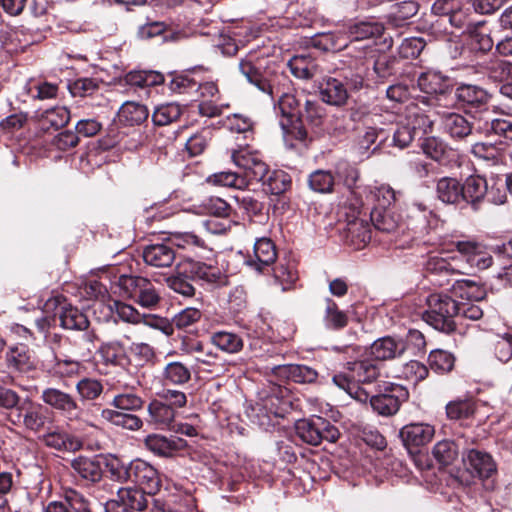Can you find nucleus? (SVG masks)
<instances>
[{
	"label": "nucleus",
	"mask_w": 512,
	"mask_h": 512,
	"mask_svg": "<svg viewBox=\"0 0 512 512\" xmlns=\"http://www.w3.org/2000/svg\"><path fill=\"white\" fill-rule=\"evenodd\" d=\"M349 371V375L342 373L334 375L333 383L356 400L367 402L369 395L359 386V383H371L376 380L379 375L378 366L369 360H362L349 363Z\"/></svg>",
	"instance_id": "1"
},
{
	"label": "nucleus",
	"mask_w": 512,
	"mask_h": 512,
	"mask_svg": "<svg viewBox=\"0 0 512 512\" xmlns=\"http://www.w3.org/2000/svg\"><path fill=\"white\" fill-rule=\"evenodd\" d=\"M426 302L428 309L423 314L425 322L441 332H453L459 304L448 295L436 293L429 295Z\"/></svg>",
	"instance_id": "2"
},
{
	"label": "nucleus",
	"mask_w": 512,
	"mask_h": 512,
	"mask_svg": "<svg viewBox=\"0 0 512 512\" xmlns=\"http://www.w3.org/2000/svg\"><path fill=\"white\" fill-rule=\"evenodd\" d=\"M274 63L265 58H255L253 55L242 59L239 63L241 73L249 83L261 92L272 95L273 83L277 76Z\"/></svg>",
	"instance_id": "3"
},
{
	"label": "nucleus",
	"mask_w": 512,
	"mask_h": 512,
	"mask_svg": "<svg viewBox=\"0 0 512 512\" xmlns=\"http://www.w3.org/2000/svg\"><path fill=\"white\" fill-rule=\"evenodd\" d=\"M296 433L304 442L314 446L322 441L334 443L340 436L336 426L319 416L299 420L296 423Z\"/></svg>",
	"instance_id": "4"
},
{
	"label": "nucleus",
	"mask_w": 512,
	"mask_h": 512,
	"mask_svg": "<svg viewBox=\"0 0 512 512\" xmlns=\"http://www.w3.org/2000/svg\"><path fill=\"white\" fill-rule=\"evenodd\" d=\"M152 501L144 490L136 487L119 488L114 499L105 504V512H135L149 509Z\"/></svg>",
	"instance_id": "5"
},
{
	"label": "nucleus",
	"mask_w": 512,
	"mask_h": 512,
	"mask_svg": "<svg viewBox=\"0 0 512 512\" xmlns=\"http://www.w3.org/2000/svg\"><path fill=\"white\" fill-rule=\"evenodd\" d=\"M47 413V408L42 404L26 398L10 413V420L13 424L23 426L27 430L39 432L47 422Z\"/></svg>",
	"instance_id": "6"
},
{
	"label": "nucleus",
	"mask_w": 512,
	"mask_h": 512,
	"mask_svg": "<svg viewBox=\"0 0 512 512\" xmlns=\"http://www.w3.org/2000/svg\"><path fill=\"white\" fill-rule=\"evenodd\" d=\"M231 159L234 164L243 170L242 176L247 177L248 184L252 181L263 180L268 173V166L259 153L249 145L233 149Z\"/></svg>",
	"instance_id": "7"
},
{
	"label": "nucleus",
	"mask_w": 512,
	"mask_h": 512,
	"mask_svg": "<svg viewBox=\"0 0 512 512\" xmlns=\"http://www.w3.org/2000/svg\"><path fill=\"white\" fill-rule=\"evenodd\" d=\"M132 470L134 481L140 485V489L144 490L152 501V512H159L160 505L157 498L160 490V474L158 470L143 460L132 462Z\"/></svg>",
	"instance_id": "8"
},
{
	"label": "nucleus",
	"mask_w": 512,
	"mask_h": 512,
	"mask_svg": "<svg viewBox=\"0 0 512 512\" xmlns=\"http://www.w3.org/2000/svg\"><path fill=\"white\" fill-rule=\"evenodd\" d=\"M456 248L459 253L457 256L464 263V272L460 274H469L470 270H484L492 265L493 259L485 247L473 241H458Z\"/></svg>",
	"instance_id": "9"
},
{
	"label": "nucleus",
	"mask_w": 512,
	"mask_h": 512,
	"mask_svg": "<svg viewBox=\"0 0 512 512\" xmlns=\"http://www.w3.org/2000/svg\"><path fill=\"white\" fill-rule=\"evenodd\" d=\"M173 246L185 248L195 246L203 248L204 240L193 233H169L162 231V267L171 266L175 259Z\"/></svg>",
	"instance_id": "10"
},
{
	"label": "nucleus",
	"mask_w": 512,
	"mask_h": 512,
	"mask_svg": "<svg viewBox=\"0 0 512 512\" xmlns=\"http://www.w3.org/2000/svg\"><path fill=\"white\" fill-rule=\"evenodd\" d=\"M439 114L444 131L454 139H463L473 131L479 132L476 128L484 122V118L471 122L467 117L456 112L443 111Z\"/></svg>",
	"instance_id": "11"
},
{
	"label": "nucleus",
	"mask_w": 512,
	"mask_h": 512,
	"mask_svg": "<svg viewBox=\"0 0 512 512\" xmlns=\"http://www.w3.org/2000/svg\"><path fill=\"white\" fill-rule=\"evenodd\" d=\"M41 400L49 407L61 412L68 419L78 417L79 406L72 395L57 388H45Z\"/></svg>",
	"instance_id": "12"
},
{
	"label": "nucleus",
	"mask_w": 512,
	"mask_h": 512,
	"mask_svg": "<svg viewBox=\"0 0 512 512\" xmlns=\"http://www.w3.org/2000/svg\"><path fill=\"white\" fill-rule=\"evenodd\" d=\"M435 435V428L428 423H410L400 429L399 436L407 448L428 444Z\"/></svg>",
	"instance_id": "13"
},
{
	"label": "nucleus",
	"mask_w": 512,
	"mask_h": 512,
	"mask_svg": "<svg viewBox=\"0 0 512 512\" xmlns=\"http://www.w3.org/2000/svg\"><path fill=\"white\" fill-rule=\"evenodd\" d=\"M277 252L274 243L268 238H260L254 244V254L245 260V264L257 272L274 263Z\"/></svg>",
	"instance_id": "14"
},
{
	"label": "nucleus",
	"mask_w": 512,
	"mask_h": 512,
	"mask_svg": "<svg viewBox=\"0 0 512 512\" xmlns=\"http://www.w3.org/2000/svg\"><path fill=\"white\" fill-rule=\"evenodd\" d=\"M455 95L463 105L479 109L484 113L482 118L490 117L485 108L490 96L483 88L471 84H462L456 89Z\"/></svg>",
	"instance_id": "15"
},
{
	"label": "nucleus",
	"mask_w": 512,
	"mask_h": 512,
	"mask_svg": "<svg viewBox=\"0 0 512 512\" xmlns=\"http://www.w3.org/2000/svg\"><path fill=\"white\" fill-rule=\"evenodd\" d=\"M320 96L323 102L341 107L349 98L348 89L342 80L326 77L320 84Z\"/></svg>",
	"instance_id": "16"
},
{
	"label": "nucleus",
	"mask_w": 512,
	"mask_h": 512,
	"mask_svg": "<svg viewBox=\"0 0 512 512\" xmlns=\"http://www.w3.org/2000/svg\"><path fill=\"white\" fill-rule=\"evenodd\" d=\"M406 351V344L402 338L390 336L375 340L370 347V354L377 360H389L400 357Z\"/></svg>",
	"instance_id": "17"
},
{
	"label": "nucleus",
	"mask_w": 512,
	"mask_h": 512,
	"mask_svg": "<svg viewBox=\"0 0 512 512\" xmlns=\"http://www.w3.org/2000/svg\"><path fill=\"white\" fill-rule=\"evenodd\" d=\"M397 392H402L398 386H390L385 393L373 395L368 398L372 409L381 416H392L400 408V400Z\"/></svg>",
	"instance_id": "18"
},
{
	"label": "nucleus",
	"mask_w": 512,
	"mask_h": 512,
	"mask_svg": "<svg viewBox=\"0 0 512 512\" xmlns=\"http://www.w3.org/2000/svg\"><path fill=\"white\" fill-rule=\"evenodd\" d=\"M462 201L470 204L474 210L479 209L487 192V180L480 175H471L461 184Z\"/></svg>",
	"instance_id": "19"
},
{
	"label": "nucleus",
	"mask_w": 512,
	"mask_h": 512,
	"mask_svg": "<svg viewBox=\"0 0 512 512\" xmlns=\"http://www.w3.org/2000/svg\"><path fill=\"white\" fill-rule=\"evenodd\" d=\"M468 468L479 478H489L496 472V464L490 454L477 449L467 452L464 459Z\"/></svg>",
	"instance_id": "20"
},
{
	"label": "nucleus",
	"mask_w": 512,
	"mask_h": 512,
	"mask_svg": "<svg viewBox=\"0 0 512 512\" xmlns=\"http://www.w3.org/2000/svg\"><path fill=\"white\" fill-rule=\"evenodd\" d=\"M291 73L299 79L309 80L323 72L319 62L310 55H296L288 62Z\"/></svg>",
	"instance_id": "21"
},
{
	"label": "nucleus",
	"mask_w": 512,
	"mask_h": 512,
	"mask_svg": "<svg viewBox=\"0 0 512 512\" xmlns=\"http://www.w3.org/2000/svg\"><path fill=\"white\" fill-rule=\"evenodd\" d=\"M339 174L344 178V183L353 196V199H351L353 211L359 213L360 209L365 205L363 195L367 193L368 186L357 185L360 173L355 167L346 165L344 171L339 172Z\"/></svg>",
	"instance_id": "22"
},
{
	"label": "nucleus",
	"mask_w": 512,
	"mask_h": 512,
	"mask_svg": "<svg viewBox=\"0 0 512 512\" xmlns=\"http://www.w3.org/2000/svg\"><path fill=\"white\" fill-rule=\"evenodd\" d=\"M370 216L375 229L384 233H395L404 225L401 217L392 208H373Z\"/></svg>",
	"instance_id": "23"
},
{
	"label": "nucleus",
	"mask_w": 512,
	"mask_h": 512,
	"mask_svg": "<svg viewBox=\"0 0 512 512\" xmlns=\"http://www.w3.org/2000/svg\"><path fill=\"white\" fill-rule=\"evenodd\" d=\"M417 85L426 94H443L449 88V80L440 72L429 70L418 76Z\"/></svg>",
	"instance_id": "24"
},
{
	"label": "nucleus",
	"mask_w": 512,
	"mask_h": 512,
	"mask_svg": "<svg viewBox=\"0 0 512 512\" xmlns=\"http://www.w3.org/2000/svg\"><path fill=\"white\" fill-rule=\"evenodd\" d=\"M383 26L377 22L361 21L350 24L346 30L349 43H362L383 33Z\"/></svg>",
	"instance_id": "25"
},
{
	"label": "nucleus",
	"mask_w": 512,
	"mask_h": 512,
	"mask_svg": "<svg viewBox=\"0 0 512 512\" xmlns=\"http://www.w3.org/2000/svg\"><path fill=\"white\" fill-rule=\"evenodd\" d=\"M420 147L427 157L443 165L449 162L451 154H453V151L448 148L447 144L435 136L424 138L421 141Z\"/></svg>",
	"instance_id": "26"
},
{
	"label": "nucleus",
	"mask_w": 512,
	"mask_h": 512,
	"mask_svg": "<svg viewBox=\"0 0 512 512\" xmlns=\"http://www.w3.org/2000/svg\"><path fill=\"white\" fill-rule=\"evenodd\" d=\"M303 94L284 93L278 101V110L288 123L299 121L302 112V100H305Z\"/></svg>",
	"instance_id": "27"
},
{
	"label": "nucleus",
	"mask_w": 512,
	"mask_h": 512,
	"mask_svg": "<svg viewBox=\"0 0 512 512\" xmlns=\"http://www.w3.org/2000/svg\"><path fill=\"white\" fill-rule=\"evenodd\" d=\"M148 117V110L137 102L127 101L122 104L117 113L119 123L134 126L141 124Z\"/></svg>",
	"instance_id": "28"
},
{
	"label": "nucleus",
	"mask_w": 512,
	"mask_h": 512,
	"mask_svg": "<svg viewBox=\"0 0 512 512\" xmlns=\"http://www.w3.org/2000/svg\"><path fill=\"white\" fill-rule=\"evenodd\" d=\"M426 270L432 273L460 274L464 272L461 258L453 256L450 259L440 256H430L425 264Z\"/></svg>",
	"instance_id": "29"
},
{
	"label": "nucleus",
	"mask_w": 512,
	"mask_h": 512,
	"mask_svg": "<svg viewBox=\"0 0 512 512\" xmlns=\"http://www.w3.org/2000/svg\"><path fill=\"white\" fill-rule=\"evenodd\" d=\"M366 203H375L373 208L389 209L396 201V192L389 185H379L368 187L367 193H364Z\"/></svg>",
	"instance_id": "30"
},
{
	"label": "nucleus",
	"mask_w": 512,
	"mask_h": 512,
	"mask_svg": "<svg viewBox=\"0 0 512 512\" xmlns=\"http://www.w3.org/2000/svg\"><path fill=\"white\" fill-rule=\"evenodd\" d=\"M437 197L447 204H457L462 201L461 184L451 177H443L436 185Z\"/></svg>",
	"instance_id": "31"
},
{
	"label": "nucleus",
	"mask_w": 512,
	"mask_h": 512,
	"mask_svg": "<svg viewBox=\"0 0 512 512\" xmlns=\"http://www.w3.org/2000/svg\"><path fill=\"white\" fill-rule=\"evenodd\" d=\"M186 271V265H178L176 272L167 276L165 281L167 286L175 293L183 297H192L195 294V288L185 274Z\"/></svg>",
	"instance_id": "32"
},
{
	"label": "nucleus",
	"mask_w": 512,
	"mask_h": 512,
	"mask_svg": "<svg viewBox=\"0 0 512 512\" xmlns=\"http://www.w3.org/2000/svg\"><path fill=\"white\" fill-rule=\"evenodd\" d=\"M201 316L202 313L199 309L188 307L176 314L172 319V323L162 318V333L172 335L174 325L180 329L186 328L199 321Z\"/></svg>",
	"instance_id": "33"
},
{
	"label": "nucleus",
	"mask_w": 512,
	"mask_h": 512,
	"mask_svg": "<svg viewBox=\"0 0 512 512\" xmlns=\"http://www.w3.org/2000/svg\"><path fill=\"white\" fill-rule=\"evenodd\" d=\"M44 443L56 450L76 451L82 447L81 440L65 432L54 431L44 436Z\"/></svg>",
	"instance_id": "34"
},
{
	"label": "nucleus",
	"mask_w": 512,
	"mask_h": 512,
	"mask_svg": "<svg viewBox=\"0 0 512 512\" xmlns=\"http://www.w3.org/2000/svg\"><path fill=\"white\" fill-rule=\"evenodd\" d=\"M71 466L75 473L82 479L89 482H97L102 477V470L98 462L87 458L77 457L71 462Z\"/></svg>",
	"instance_id": "35"
},
{
	"label": "nucleus",
	"mask_w": 512,
	"mask_h": 512,
	"mask_svg": "<svg viewBox=\"0 0 512 512\" xmlns=\"http://www.w3.org/2000/svg\"><path fill=\"white\" fill-rule=\"evenodd\" d=\"M101 417L116 426L131 431L138 430L142 426V420L136 415L113 409H103L101 411Z\"/></svg>",
	"instance_id": "36"
},
{
	"label": "nucleus",
	"mask_w": 512,
	"mask_h": 512,
	"mask_svg": "<svg viewBox=\"0 0 512 512\" xmlns=\"http://www.w3.org/2000/svg\"><path fill=\"white\" fill-rule=\"evenodd\" d=\"M348 237L356 249L363 248L371 240L369 224L362 219L355 218L347 224Z\"/></svg>",
	"instance_id": "37"
},
{
	"label": "nucleus",
	"mask_w": 512,
	"mask_h": 512,
	"mask_svg": "<svg viewBox=\"0 0 512 512\" xmlns=\"http://www.w3.org/2000/svg\"><path fill=\"white\" fill-rule=\"evenodd\" d=\"M346 49L350 58L348 61L349 67H356L361 62L366 66V61L375 58L377 54V49L371 43H348Z\"/></svg>",
	"instance_id": "38"
},
{
	"label": "nucleus",
	"mask_w": 512,
	"mask_h": 512,
	"mask_svg": "<svg viewBox=\"0 0 512 512\" xmlns=\"http://www.w3.org/2000/svg\"><path fill=\"white\" fill-rule=\"evenodd\" d=\"M61 326L70 330H84L89 321L85 314L75 307H62L59 315Z\"/></svg>",
	"instance_id": "39"
},
{
	"label": "nucleus",
	"mask_w": 512,
	"mask_h": 512,
	"mask_svg": "<svg viewBox=\"0 0 512 512\" xmlns=\"http://www.w3.org/2000/svg\"><path fill=\"white\" fill-rule=\"evenodd\" d=\"M479 133L490 134L504 137L508 142L512 143V122L505 119H494L485 117L483 125H478L476 128Z\"/></svg>",
	"instance_id": "40"
},
{
	"label": "nucleus",
	"mask_w": 512,
	"mask_h": 512,
	"mask_svg": "<svg viewBox=\"0 0 512 512\" xmlns=\"http://www.w3.org/2000/svg\"><path fill=\"white\" fill-rule=\"evenodd\" d=\"M211 342L226 353H238L243 348L242 338L231 332L219 331L211 336Z\"/></svg>",
	"instance_id": "41"
},
{
	"label": "nucleus",
	"mask_w": 512,
	"mask_h": 512,
	"mask_svg": "<svg viewBox=\"0 0 512 512\" xmlns=\"http://www.w3.org/2000/svg\"><path fill=\"white\" fill-rule=\"evenodd\" d=\"M325 313L323 317L327 328L340 330L348 324V317L345 312L339 310L337 304L330 298L325 300Z\"/></svg>",
	"instance_id": "42"
},
{
	"label": "nucleus",
	"mask_w": 512,
	"mask_h": 512,
	"mask_svg": "<svg viewBox=\"0 0 512 512\" xmlns=\"http://www.w3.org/2000/svg\"><path fill=\"white\" fill-rule=\"evenodd\" d=\"M7 360L19 371H28L35 367L33 356L24 345L11 348L7 355Z\"/></svg>",
	"instance_id": "43"
},
{
	"label": "nucleus",
	"mask_w": 512,
	"mask_h": 512,
	"mask_svg": "<svg viewBox=\"0 0 512 512\" xmlns=\"http://www.w3.org/2000/svg\"><path fill=\"white\" fill-rule=\"evenodd\" d=\"M99 354L107 364L124 366L127 363L125 349L116 341L103 343L99 348Z\"/></svg>",
	"instance_id": "44"
},
{
	"label": "nucleus",
	"mask_w": 512,
	"mask_h": 512,
	"mask_svg": "<svg viewBox=\"0 0 512 512\" xmlns=\"http://www.w3.org/2000/svg\"><path fill=\"white\" fill-rule=\"evenodd\" d=\"M469 38L470 48L477 52H488L494 45L493 39L482 23H478L477 26L469 31Z\"/></svg>",
	"instance_id": "45"
},
{
	"label": "nucleus",
	"mask_w": 512,
	"mask_h": 512,
	"mask_svg": "<svg viewBox=\"0 0 512 512\" xmlns=\"http://www.w3.org/2000/svg\"><path fill=\"white\" fill-rule=\"evenodd\" d=\"M287 378L291 381L301 384H311L318 379V373L315 369L301 364H290L284 368Z\"/></svg>",
	"instance_id": "46"
},
{
	"label": "nucleus",
	"mask_w": 512,
	"mask_h": 512,
	"mask_svg": "<svg viewBox=\"0 0 512 512\" xmlns=\"http://www.w3.org/2000/svg\"><path fill=\"white\" fill-rule=\"evenodd\" d=\"M256 181L262 182L266 192L273 195L285 192L291 184L289 176L283 171H272L271 173L268 171L263 180Z\"/></svg>",
	"instance_id": "47"
},
{
	"label": "nucleus",
	"mask_w": 512,
	"mask_h": 512,
	"mask_svg": "<svg viewBox=\"0 0 512 512\" xmlns=\"http://www.w3.org/2000/svg\"><path fill=\"white\" fill-rule=\"evenodd\" d=\"M433 456L442 466L452 465L458 458V447L450 440H442L435 444Z\"/></svg>",
	"instance_id": "48"
},
{
	"label": "nucleus",
	"mask_w": 512,
	"mask_h": 512,
	"mask_svg": "<svg viewBox=\"0 0 512 512\" xmlns=\"http://www.w3.org/2000/svg\"><path fill=\"white\" fill-rule=\"evenodd\" d=\"M106 468L111 479L124 483L132 480V462L127 464L115 456H111L106 460Z\"/></svg>",
	"instance_id": "49"
},
{
	"label": "nucleus",
	"mask_w": 512,
	"mask_h": 512,
	"mask_svg": "<svg viewBox=\"0 0 512 512\" xmlns=\"http://www.w3.org/2000/svg\"><path fill=\"white\" fill-rule=\"evenodd\" d=\"M208 180L215 185L232 187L236 189H244L249 185L247 177L231 171H221L214 173L208 178Z\"/></svg>",
	"instance_id": "50"
},
{
	"label": "nucleus",
	"mask_w": 512,
	"mask_h": 512,
	"mask_svg": "<svg viewBox=\"0 0 512 512\" xmlns=\"http://www.w3.org/2000/svg\"><path fill=\"white\" fill-rule=\"evenodd\" d=\"M475 409V402L471 399L454 400L446 405V414L451 420L467 419L473 416Z\"/></svg>",
	"instance_id": "51"
},
{
	"label": "nucleus",
	"mask_w": 512,
	"mask_h": 512,
	"mask_svg": "<svg viewBox=\"0 0 512 512\" xmlns=\"http://www.w3.org/2000/svg\"><path fill=\"white\" fill-rule=\"evenodd\" d=\"M275 281L279 283L282 291L291 290L298 280V273L293 263H280L274 269Z\"/></svg>",
	"instance_id": "52"
},
{
	"label": "nucleus",
	"mask_w": 512,
	"mask_h": 512,
	"mask_svg": "<svg viewBox=\"0 0 512 512\" xmlns=\"http://www.w3.org/2000/svg\"><path fill=\"white\" fill-rule=\"evenodd\" d=\"M80 368L81 364L76 360L55 356L50 372L58 378H71L79 374Z\"/></svg>",
	"instance_id": "53"
},
{
	"label": "nucleus",
	"mask_w": 512,
	"mask_h": 512,
	"mask_svg": "<svg viewBox=\"0 0 512 512\" xmlns=\"http://www.w3.org/2000/svg\"><path fill=\"white\" fill-rule=\"evenodd\" d=\"M70 119V113L65 107H55L46 110L42 115V125L44 128L59 129L64 127Z\"/></svg>",
	"instance_id": "54"
},
{
	"label": "nucleus",
	"mask_w": 512,
	"mask_h": 512,
	"mask_svg": "<svg viewBox=\"0 0 512 512\" xmlns=\"http://www.w3.org/2000/svg\"><path fill=\"white\" fill-rule=\"evenodd\" d=\"M416 136V125H411L410 121H400L393 133L392 144L395 147L404 149L408 147Z\"/></svg>",
	"instance_id": "55"
},
{
	"label": "nucleus",
	"mask_w": 512,
	"mask_h": 512,
	"mask_svg": "<svg viewBox=\"0 0 512 512\" xmlns=\"http://www.w3.org/2000/svg\"><path fill=\"white\" fill-rule=\"evenodd\" d=\"M507 191L503 178H490L487 180V192H485L484 199L492 204L502 205L507 200Z\"/></svg>",
	"instance_id": "56"
},
{
	"label": "nucleus",
	"mask_w": 512,
	"mask_h": 512,
	"mask_svg": "<svg viewBox=\"0 0 512 512\" xmlns=\"http://www.w3.org/2000/svg\"><path fill=\"white\" fill-rule=\"evenodd\" d=\"M428 362L432 370L446 373L453 369L455 358L450 352L437 349L430 352Z\"/></svg>",
	"instance_id": "57"
},
{
	"label": "nucleus",
	"mask_w": 512,
	"mask_h": 512,
	"mask_svg": "<svg viewBox=\"0 0 512 512\" xmlns=\"http://www.w3.org/2000/svg\"><path fill=\"white\" fill-rule=\"evenodd\" d=\"M309 187L319 193H330L334 186V177L330 171L316 170L308 179Z\"/></svg>",
	"instance_id": "58"
},
{
	"label": "nucleus",
	"mask_w": 512,
	"mask_h": 512,
	"mask_svg": "<svg viewBox=\"0 0 512 512\" xmlns=\"http://www.w3.org/2000/svg\"><path fill=\"white\" fill-rule=\"evenodd\" d=\"M348 36L345 31L323 33L318 45L326 51H339L348 47Z\"/></svg>",
	"instance_id": "59"
},
{
	"label": "nucleus",
	"mask_w": 512,
	"mask_h": 512,
	"mask_svg": "<svg viewBox=\"0 0 512 512\" xmlns=\"http://www.w3.org/2000/svg\"><path fill=\"white\" fill-rule=\"evenodd\" d=\"M428 376V368L416 360H411L404 364L401 368L399 377L413 383L424 380Z\"/></svg>",
	"instance_id": "60"
},
{
	"label": "nucleus",
	"mask_w": 512,
	"mask_h": 512,
	"mask_svg": "<svg viewBox=\"0 0 512 512\" xmlns=\"http://www.w3.org/2000/svg\"><path fill=\"white\" fill-rule=\"evenodd\" d=\"M190 271L194 277L203 280L207 283H221L222 273L221 271L213 266L205 263L197 262L190 264Z\"/></svg>",
	"instance_id": "61"
},
{
	"label": "nucleus",
	"mask_w": 512,
	"mask_h": 512,
	"mask_svg": "<svg viewBox=\"0 0 512 512\" xmlns=\"http://www.w3.org/2000/svg\"><path fill=\"white\" fill-rule=\"evenodd\" d=\"M227 125L231 131L248 138L253 133L254 121L248 115L235 113L227 117Z\"/></svg>",
	"instance_id": "62"
},
{
	"label": "nucleus",
	"mask_w": 512,
	"mask_h": 512,
	"mask_svg": "<svg viewBox=\"0 0 512 512\" xmlns=\"http://www.w3.org/2000/svg\"><path fill=\"white\" fill-rule=\"evenodd\" d=\"M76 391L81 399L94 400L101 395L103 385L96 379L83 378L76 384Z\"/></svg>",
	"instance_id": "63"
},
{
	"label": "nucleus",
	"mask_w": 512,
	"mask_h": 512,
	"mask_svg": "<svg viewBox=\"0 0 512 512\" xmlns=\"http://www.w3.org/2000/svg\"><path fill=\"white\" fill-rule=\"evenodd\" d=\"M64 500L67 502L70 512H92L89 499L76 490H66Z\"/></svg>",
	"instance_id": "64"
}]
</instances>
